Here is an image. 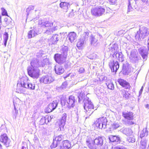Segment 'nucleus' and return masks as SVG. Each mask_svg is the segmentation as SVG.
Returning a JSON list of instances; mask_svg holds the SVG:
<instances>
[{"instance_id": "49530a36", "label": "nucleus", "mask_w": 149, "mask_h": 149, "mask_svg": "<svg viewBox=\"0 0 149 149\" xmlns=\"http://www.w3.org/2000/svg\"><path fill=\"white\" fill-rule=\"evenodd\" d=\"M127 140L129 143H133L135 141V139L134 137H128L127 138Z\"/></svg>"}, {"instance_id": "13d9d810", "label": "nucleus", "mask_w": 149, "mask_h": 149, "mask_svg": "<svg viewBox=\"0 0 149 149\" xmlns=\"http://www.w3.org/2000/svg\"><path fill=\"white\" fill-rule=\"evenodd\" d=\"M86 144L88 146L91 144V143L90 142V140L88 137H87L86 139Z\"/></svg>"}, {"instance_id": "72a5a7b5", "label": "nucleus", "mask_w": 149, "mask_h": 149, "mask_svg": "<svg viewBox=\"0 0 149 149\" xmlns=\"http://www.w3.org/2000/svg\"><path fill=\"white\" fill-rule=\"evenodd\" d=\"M86 41L84 39V38H82L81 37L79 41L77 42V46L78 47H80L82 46L84 43L86 42Z\"/></svg>"}, {"instance_id": "cd10ccee", "label": "nucleus", "mask_w": 149, "mask_h": 149, "mask_svg": "<svg viewBox=\"0 0 149 149\" xmlns=\"http://www.w3.org/2000/svg\"><path fill=\"white\" fill-rule=\"evenodd\" d=\"M103 139L102 137H98L95 139L94 141V143L95 144L101 146L103 144Z\"/></svg>"}, {"instance_id": "5fc2aeb1", "label": "nucleus", "mask_w": 149, "mask_h": 149, "mask_svg": "<svg viewBox=\"0 0 149 149\" xmlns=\"http://www.w3.org/2000/svg\"><path fill=\"white\" fill-rule=\"evenodd\" d=\"M67 86V82H63L61 86V88L62 89L65 88Z\"/></svg>"}, {"instance_id": "338daca9", "label": "nucleus", "mask_w": 149, "mask_h": 149, "mask_svg": "<svg viewBox=\"0 0 149 149\" xmlns=\"http://www.w3.org/2000/svg\"><path fill=\"white\" fill-rule=\"evenodd\" d=\"M21 149H28L27 146H22Z\"/></svg>"}, {"instance_id": "4c0bfd02", "label": "nucleus", "mask_w": 149, "mask_h": 149, "mask_svg": "<svg viewBox=\"0 0 149 149\" xmlns=\"http://www.w3.org/2000/svg\"><path fill=\"white\" fill-rule=\"evenodd\" d=\"M26 88L29 89L30 90H33L35 89V84H33L29 82L27 85L26 86Z\"/></svg>"}, {"instance_id": "4d7b16f0", "label": "nucleus", "mask_w": 149, "mask_h": 149, "mask_svg": "<svg viewBox=\"0 0 149 149\" xmlns=\"http://www.w3.org/2000/svg\"><path fill=\"white\" fill-rule=\"evenodd\" d=\"M45 21L42 20H39L38 22L39 24L41 25V26H44Z\"/></svg>"}, {"instance_id": "dca6fc26", "label": "nucleus", "mask_w": 149, "mask_h": 149, "mask_svg": "<svg viewBox=\"0 0 149 149\" xmlns=\"http://www.w3.org/2000/svg\"><path fill=\"white\" fill-rule=\"evenodd\" d=\"M129 59L131 62L137 63L139 59V57L136 54V52L134 50H132L131 52Z\"/></svg>"}, {"instance_id": "3c124183", "label": "nucleus", "mask_w": 149, "mask_h": 149, "mask_svg": "<svg viewBox=\"0 0 149 149\" xmlns=\"http://www.w3.org/2000/svg\"><path fill=\"white\" fill-rule=\"evenodd\" d=\"M96 145L94 143V144H91L88 146L90 149H96Z\"/></svg>"}, {"instance_id": "37998d69", "label": "nucleus", "mask_w": 149, "mask_h": 149, "mask_svg": "<svg viewBox=\"0 0 149 149\" xmlns=\"http://www.w3.org/2000/svg\"><path fill=\"white\" fill-rule=\"evenodd\" d=\"M108 88L111 90H113L114 88V86L113 83L111 81H110V83H106Z\"/></svg>"}, {"instance_id": "8fccbe9b", "label": "nucleus", "mask_w": 149, "mask_h": 149, "mask_svg": "<svg viewBox=\"0 0 149 149\" xmlns=\"http://www.w3.org/2000/svg\"><path fill=\"white\" fill-rule=\"evenodd\" d=\"M1 10L2 11V15L8 16L7 11L4 8H2Z\"/></svg>"}, {"instance_id": "20e7f679", "label": "nucleus", "mask_w": 149, "mask_h": 149, "mask_svg": "<svg viewBox=\"0 0 149 149\" xmlns=\"http://www.w3.org/2000/svg\"><path fill=\"white\" fill-rule=\"evenodd\" d=\"M137 31L135 36L136 41H141L148 36L149 34V30L146 27L143 26Z\"/></svg>"}, {"instance_id": "412c9836", "label": "nucleus", "mask_w": 149, "mask_h": 149, "mask_svg": "<svg viewBox=\"0 0 149 149\" xmlns=\"http://www.w3.org/2000/svg\"><path fill=\"white\" fill-rule=\"evenodd\" d=\"M117 81L119 84L126 89H129L130 87V84L123 79H118Z\"/></svg>"}, {"instance_id": "423d86ee", "label": "nucleus", "mask_w": 149, "mask_h": 149, "mask_svg": "<svg viewBox=\"0 0 149 149\" xmlns=\"http://www.w3.org/2000/svg\"><path fill=\"white\" fill-rule=\"evenodd\" d=\"M29 82L28 79L27 77H22L18 81L17 86V89L21 92L23 90V88H26V86Z\"/></svg>"}, {"instance_id": "a878e982", "label": "nucleus", "mask_w": 149, "mask_h": 149, "mask_svg": "<svg viewBox=\"0 0 149 149\" xmlns=\"http://www.w3.org/2000/svg\"><path fill=\"white\" fill-rule=\"evenodd\" d=\"M54 70L56 73L59 75L63 74L64 71V68L61 66H55Z\"/></svg>"}, {"instance_id": "79ce46f5", "label": "nucleus", "mask_w": 149, "mask_h": 149, "mask_svg": "<svg viewBox=\"0 0 149 149\" xmlns=\"http://www.w3.org/2000/svg\"><path fill=\"white\" fill-rule=\"evenodd\" d=\"M44 26L46 27H49L52 26L53 23L48 21H45Z\"/></svg>"}, {"instance_id": "69168bd1", "label": "nucleus", "mask_w": 149, "mask_h": 149, "mask_svg": "<svg viewBox=\"0 0 149 149\" xmlns=\"http://www.w3.org/2000/svg\"><path fill=\"white\" fill-rule=\"evenodd\" d=\"M116 0H109V1L111 4H114Z\"/></svg>"}, {"instance_id": "a211bd4d", "label": "nucleus", "mask_w": 149, "mask_h": 149, "mask_svg": "<svg viewBox=\"0 0 149 149\" xmlns=\"http://www.w3.org/2000/svg\"><path fill=\"white\" fill-rule=\"evenodd\" d=\"M67 116V114L66 113H64L63 114L61 117V119L60 120L59 124V128L58 130L59 131H61L63 130Z\"/></svg>"}, {"instance_id": "864d4df0", "label": "nucleus", "mask_w": 149, "mask_h": 149, "mask_svg": "<svg viewBox=\"0 0 149 149\" xmlns=\"http://www.w3.org/2000/svg\"><path fill=\"white\" fill-rule=\"evenodd\" d=\"M132 120H127L125 122L126 124L128 125H133L134 123L132 121Z\"/></svg>"}, {"instance_id": "2eb2a0df", "label": "nucleus", "mask_w": 149, "mask_h": 149, "mask_svg": "<svg viewBox=\"0 0 149 149\" xmlns=\"http://www.w3.org/2000/svg\"><path fill=\"white\" fill-rule=\"evenodd\" d=\"M109 65L111 72H116L119 67V65L117 61H114L113 60L111 61L109 63Z\"/></svg>"}, {"instance_id": "c85d7f7f", "label": "nucleus", "mask_w": 149, "mask_h": 149, "mask_svg": "<svg viewBox=\"0 0 149 149\" xmlns=\"http://www.w3.org/2000/svg\"><path fill=\"white\" fill-rule=\"evenodd\" d=\"M31 65L30 66L32 68H38L40 67L39 60L36 59L32 60L31 62Z\"/></svg>"}, {"instance_id": "473e14b6", "label": "nucleus", "mask_w": 149, "mask_h": 149, "mask_svg": "<svg viewBox=\"0 0 149 149\" xmlns=\"http://www.w3.org/2000/svg\"><path fill=\"white\" fill-rule=\"evenodd\" d=\"M123 55L122 52H116V57H118L120 61L123 62L124 61Z\"/></svg>"}, {"instance_id": "de8ad7c7", "label": "nucleus", "mask_w": 149, "mask_h": 149, "mask_svg": "<svg viewBox=\"0 0 149 149\" xmlns=\"http://www.w3.org/2000/svg\"><path fill=\"white\" fill-rule=\"evenodd\" d=\"M45 117H42L40 121L39 124L40 125H43L45 124Z\"/></svg>"}, {"instance_id": "0e129e2a", "label": "nucleus", "mask_w": 149, "mask_h": 149, "mask_svg": "<svg viewBox=\"0 0 149 149\" xmlns=\"http://www.w3.org/2000/svg\"><path fill=\"white\" fill-rule=\"evenodd\" d=\"M53 30V32H54V31L58 29V27L57 26H55L54 27L51 28Z\"/></svg>"}, {"instance_id": "2f4dec72", "label": "nucleus", "mask_w": 149, "mask_h": 149, "mask_svg": "<svg viewBox=\"0 0 149 149\" xmlns=\"http://www.w3.org/2000/svg\"><path fill=\"white\" fill-rule=\"evenodd\" d=\"M147 140L146 139H143L140 142L141 146L140 148L141 149H146L147 146Z\"/></svg>"}, {"instance_id": "c756f323", "label": "nucleus", "mask_w": 149, "mask_h": 149, "mask_svg": "<svg viewBox=\"0 0 149 149\" xmlns=\"http://www.w3.org/2000/svg\"><path fill=\"white\" fill-rule=\"evenodd\" d=\"M60 7L63 9H66V12L70 10V5L68 3L66 2H61L60 4Z\"/></svg>"}, {"instance_id": "c9c22d12", "label": "nucleus", "mask_w": 149, "mask_h": 149, "mask_svg": "<svg viewBox=\"0 0 149 149\" xmlns=\"http://www.w3.org/2000/svg\"><path fill=\"white\" fill-rule=\"evenodd\" d=\"M89 33L88 31L86 30L84 32L81 37L84 38V40L86 41L87 40L88 37Z\"/></svg>"}, {"instance_id": "680f3d73", "label": "nucleus", "mask_w": 149, "mask_h": 149, "mask_svg": "<svg viewBox=\"0 0 149 149\" xmlns=\"http://www.w3.org/2000/svg\"><path fill=\"white\" fill-rule=\"evenodd\" d=\"M143 86H142L141 87V89L140 90V91H139V97L141 95L142 92V91H143Z\"/></svg>"}, {"instance_id": "774afa93", "label": "nucleus", "mask_w": 149, "mask_h": 149, "mask_svg": "<svg viewBox=\"0 0 149 149\" xmlns=\"http://www.w3.org/2000/svg\"><path fill=\"white\" fill-rule=\"evenodd\" d=\"M145 107L146 108H147L148 109H149V104H147L145 105Z\"/></svg>"}, {"instance_id": "052dcab7", "label": "nucleus", "mask_w": 149, "mask_h": 149, "mask_svg": "<svg viewBox=\"0 0 149 149\" xmlns=\"http://www.w3.org/2000/svg\"><path fill=\"white\" fill-rule=\"evenodd\" d=\"M84 71V69L83 68H81L79 70V72L80 73H83Z\"/></svg>"}, {"instance_id": "f257e3e1", "label": "nucleus", "mask_w": 149, "mask_h": 149, "mask_svg": "<svg viewBox=\"0 0 149 149\" xmlns=\"http://www.w3.org/2000/svg\"><path fill=\"white\" fill-rule=\"evenodd\" d=\"M78 97L79 102L80 103L82 101L83 102L84 109L87 116H90L94 111V107L92 102L88 97L85 96L84 93L81 92L78 94Z\"/></svg>"}, {"instance_id": "a19ab883", "label": "nucleus", "mask_w": 149, "mask_h": 149, "mask_svg": "<svg viewBox=\"0 0 149 149\" xmlns=\"http://www.w3.org/2000/svg\"><path fill=\"white\" fill-rule=\"evenodd\" d=\"M34 7L32 5L29 6V7L26 9V15L28 16L29 13H31V11L34 9Z\"/></svg>"}, {"instance_id": "393cba45", "label": "nucleus", "mask_w": 149, "mask_h": 149, "mask_svg": "<svg viewBox=\"0 0 149 149\" xmlns=\"http://www.w3.org/2000/svg\"><path fill=\"white\" fill-rule=\"evenodd\" d=\"M68 37L70 42L72 43L74 41L76 40L77 35L74 32H71L69 33Z\"/></svg>"}, {"instance_id": "bf43d9fd", "label": "nucleus", "mask_w": 149, "mask_h": 149, "mask_svg": "<svg viewBox=\"0 0 149 149\" xmlns=\"http://www.w3.org/2000/svg\"><path fill=\"white\" fill-rule=\"evenodd\" d=\"M71 11L70 12V13L69 14L68 16L69 17H72V16H73L74 15L73 13V9H71Z\"/></svg>"}, {"instance_id": "f8f14e48", "label": "nucleus", "mask_w": 149, "mask_h": 149, "mask_svg": "<svg viewBox=\"0 0 149 149\" xmlns=\"http://www.w3.org/2000/svg\"><path fill=\"white\" fill-rule=\"evenodd\" d=\"M55 61L60 64H62L66 61V58L60 54H55L54 56Z\"/></svg>"}, {"instance_id": "6ab92c4d", "label": "nucleus", "mask_w": 149, "mask_h": 149, "mask_svg": "<svg viewBox=\"0 0 149 149\" xmlns=\"http://www.w3.org/2000/svg\"><path fill=\"white\" fill-rule=\"evenodd\" d=\"M130 72V69L129 64L127 61L123 63V69L122 71V73L124 75H128Z\"/></svg>"}, {"instance_id": "9d476101", "label": "nucleus", "mask_w": 149, "mask_h": 149, "mask_svg": "<svg viewBox=\"0 0 149 149\" xmlns=\"http://www.w3.org/2000/svg\"><path fill=\"white\" fill-rule=\"evenodd\" d=\"M58 102V100H56L49 104L45 109V112L49 113L54 111L57 107Z\"/></svg>"}, {"instance_id": "7ed1b4c3", "label": "nucleus", "mask_w": 149, "mask_h": 149, "mask_svg": "<svg viewBox=\"0 0 149 149\" xmlns=\"http://www.w3.org/2000/svg\"><path fill=\"white\" fill-rule=\"evenodd\" d=\"M143 2L142 0H128L127 13L134 9L139 10Z\"/></svg>"}, {"instance_id": "6e6552de", "label": "nucleus", "mask_w": 149, "mask_h": 149, "mask_svg": "<svg viewBox=\"0 0 149 149\" xmlns=\"http://www.w3.org/2000/svg\"><path fill=\"white\" fill-rule=\"evenodd\" d=\"M28 74L33 78H38L40 75V70L38 68H32L29 66L27 68Z\"/></svg>"}, {"instance_id": "39448f33", "label": "nucleus", "mask_w": 149, "mask_h": 149, "mask_svg": "<svg viewBox=\"0 0 149 149\" xmlns=\"http://www.w3.org/2000/svg\"><path fill=\"white\" fill-rule=\"evenodd\" d=\"M104 3H102L101 6L92 8L91 10V13L92 15L96 16H100L104 14L105 12V8H106L105 6L103 5Z\"/></svg>"}, {"instance_id": "1a4fd4ad", "label": "nucleus", "mask_w": 149, "mask_h": 149, "mask_svg": "<svg viewBox=\"0 0 149 149\" xmlns=\"http://www.w3.org/2000/svg\"><path fill=\"white\" fill-rule=\"evenodd\" d=\"M64 138L63 135H60L58 136H54L53 142L50 146L51 148H54L57 147L60 143V141Z\"/></svg>"}, {"instance_id": "a18cd8bd", "label": "nucleus", "mask_w": 149, "mask_h": 149, "mask_svg": "<svg viewBox=\"0 0 149 149\" xmlns=\"http://www.w3.org/2000/svg\"><path fill=\"white\" fill-rule=\"evenodd\" d=\"M45 124H47L50 121H51V116L48 115H46L45 116Z\"/></svg>"}, {"instance_id": "5701e85b", "label": "nucleus", "mask_w": 149, "mask_h": 149, "mask_svg": "<svg viewBox=\"0 0 149 149\" xmlns=\"http://www.w3.org/2000/svg\"><path fill=\"white\" fill-rule=\"evenodd\" d=\"M71 144L69 141L64 140L62 142V145L60 146V149H68L71 147Z\"/></svg>"}, {"instance_id": "e433bc0d", "label": "nucleus", "mask_w": 149, "mask_h": 149, "mask_svg": "<svg viewBox=\"0 0 149 149\" xmlns=\"http://www.w3.org/2000/svg\"><path fill=\"white\" fill-rule=\"evenodd\" d=\"M8 38V34L6 32H5L3 36L4 45L5 46H6Z\"/></svg>"}, {"instance_id": "ddd939ff", "label": "nucleus", "mask_w": 149, "mask_h": 149, "mask_svg": "<svg viewBox=\"0 0 149 149\" xmlns=\"http://www.w3.org/2000/svg\"><path fill=\"white\" fill-rule=\"evenodd\" d=\"M139 54L141 56L144 61H146L148 58V50L147 48L145 47H141L138 49Z\"/></svg>"}, {"instance_id": "f704fd0d", "label": "nucleus", "mask_w": 149, "mask_h": 149, "mask_svg": "<svg viewBox=\"0 0 149 149\" xmlns=\"http://www.w3.org/2000/svg\"><path fill=\"white\" fill-rule=\"evenodd\" d=\"M148 135V132L146 128H144L141 132L140 136L141 138H142L144 136H147Z\"/></svg>"}, {"instance_id": "aec40b11", "label": "nucleus", "mask_w": 149, "mask_h": 149, "mask_svg": "<svg viewBox=\"0 0 149 149\" xmlns=\"http://www.w3.org/2000/svg\"><path fill=\"white\" fill-rule=\"evenodd\" d=\"M108 139L110 142L115 143L117 144L120 143V138L118 136L110 135L108 136Z\"/></svg>"}, {"instance_id": "603ef678", "label": "nucleus", "mask_w": 149, "mask_h": 149, "mask_svg": "<svg viewBox=\"0 0 149 149\" xmlns=\"http://www.w3.org/2000/svg\"><path fill=\"white\" fill-rule=\"evenodd\" d=\"M53 32L52 29L50 28L47 29L45 33L48 34H51Z\"/></svg>"}, {"instance_id": "4468645a", "label": "nucleus", "mask_w": 149, "mask_h": 149, "mask_svg": "<svg viewBox=\"0 0 149 149\" xmlns=\"http://www.w3.org/2000/svg\"><path fill=\"white\" fill-rule=\"evenodd\" d=\"M0 141L6 147L10 146V140L6 134L1 135L0 136Z\"/></svg>"}, {"instance_id": "6e6d98bb", "label": "nucleus", "mask_w": 149, "mask_h": 149, "mask_svg": "<svg viewBox=\"0 0 149 149\" xmlns=\"http://www.w3.org/2000/svg\"><path fill=\"white\" fill-rule=\"evenodd\" d=\"M113 149H127L125 147L122 146H117L114 147Z\"/></svg>"}, {"instance_id": "4be33fe9", "label": "nucleus", "mask_w": 149, "mask_h": 149, "mask_svg": "<svg viewBox=\"0 0 149 149\" xmlns=\"http://www.w3.org/2000/svg\"><path fill=\"white\" fill-rule=\"evenodd\" d=\"M122 114L123 117L127 120H133L134 119L133 113L132 112H123Z\"/></svg>"}, {"instance_id": "7c9ffc66", "label": "nucleus", "mask_w": 149, "mask_h": 149, "mask_svg": "<svg viewBox=\"0 0 149 149\" xmlns=\"http://www.w3.org/2000/svg\"><path fill=\"white\" fill-rule=\"evenodd\" d=\"M98 38L96 36H93L91 34L90 37V40L91 45H93L98 40Z\"/></svg>"}, {"instance_id": "bb28decb", "label": "nucleus", "mask_w": 149, "mask_h": 149, "mask_svg": "<svg viewBox=\"0 0 149 149\" xmlns=\"http://www.w3.org/2000/svg\"><path fill=\"white\" fill-rule=\"evenodd\" d=\"M61 36L58 34L53 35L51 38L52 43L54 45L56 44L60 38Z\"/></svg>"}, {"instance_id": "e2e57ef3", "label": "nucleus", "mask_w": 149, "mask_h": 149, "mask_svg": "<svg viewBox=\"0 0 149 149\" xmlns=\"http://www.w3.org/2000/svg\"><path fill=\"white\" fill-rule=\"evenodd\" d=\"M114 52H113L112 53H111V54L112 55V56L113 57H114V56H116V54L117 52H116V50L114 49Z\"/></svg>"}, {"instance_id": "f3484780", "label": "nucleus", "mask_w": 149, "mask_h": 149, "mask_svg": "<svg viewBox=\"0 0 149 149\" xmlns=\"http://www.w3.org/2000/svg\"><path fill=\"white\" fill-rule=\"evenodd\" d=\"M40 33L39 28L35 27L29 31L28 34V38L30 39L36 36Z\"/></svg>"}, {"instance_id": "ea45409f", "label": "nucleus", "mask_w": 149, "mask_h": 149, "mask_svg": "<svg viewBox=\"0 0 149 149\" xmlns=\"http://www.w3.org/2000/svg\"><path fill=\"white\" fill-rule=\"evenodd\" d=\"M123 93H124L123 94V98L125 99H128L129 97H130V94L127 91H123Z\"/></svg>"}, {"instance_id": "c03bdc74", "label": "nucleus", "mask_w": 149, "mask_h": 149, "mask_svg": "<svg viewBox=\"0 0 149 149\" xmlns=\"http://www.w3.org/2000/svg\"><path fill=\"white\" fill-rule=\"evenodd\" d=\"M47 60L46 59H44L42 61L40 62H39L40 63V67H44L47 63Z\"/></svg>"}, {"instance_id": "09e8293b", "label": "nucleus", "mask_w": 149, "mask_h": 149, "mask_svg": "<svg viewBox=\"0 0 149 149\" xmlns=\"http://www.w3.org/2000/svg\"><path fill=\"white\" fill-rule=\"evenodd\" d=\"M119 124L116 122L114 123L112 125V128L114 129H116L119 127Z\"/></svg>"}, {"instance_id": "0eeeda50", "label": "nucleus", "mask_w": 149, "mask_h": 149, "mask_svg": "<svg viewBox=\"0 0 149 149\" xmlns=\"http://www.w3.org/2000/svg\"><path fill=\"white\" fill-rule=\"evenodd\" d=\"M107 122V118L103 117L97 119L95 122L94 125L97 128L100 129H105L106 126Z\"/></svg>"}, {"instance_id": "58836bf2", "label": "nucleus", "mask_w": 149, "mask_h": 149, "mask_svg": "<svg viewBox=\"0 0 149 149\" xmlns=\"http://www.w3.org/2000/svg\"><path fill=\"white\" fill-rule=\"evenodd\" d=\"M131 130L130 129L127 128H125L123 130V133L127 136H129L131 134Z\"/></svg>"}, {"instance_id": "9b49d317", "label": "nucleus", "mask_w": 149, "mask_h": 149, "mask_svg": "<svg viewBox=\"0 0 149 149\" xmlns=\"http://www.w3.org/2000/svg\"><path fill=\"white\" fill-rule=\"evenodd\" d=\"M54 81V78L50 75L43 76L40 79V81L41 83L45 84H49Z\"/></svg>"}, {"instance_id": "b1692460", "label": "nucleus", "mask_w": 149, "mask_h": 149, "mask_svg": "<svg viewBox=\"0 0 149 149\" xmlns=\"http://www.w3.org/2000/svg\"><path fill=\"white\" fill-rule=\"evenodd\" d=\"M68 51V46H63L60 50V52L61 53L60 54L67 58Z\"/></svg>"}, {"instance_id": "f03ea898", "label": "nucleus", "mask_w": 149, "mask_h": 149, "mask_svg": "<svg viewBox=\"0 0 149 149\" xmlns=\"http://www.w3.org/2000/svg\"><path fill=\"white\" fill-rule=\"evenodd\" d=\"M76 102L75 97L73 95L69 96L68 98H62L61 100L62 106L68 107L69 109L74 106Z\"/></svg>"}]
</instances>
